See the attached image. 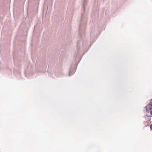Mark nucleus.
<instances>
[{"instance_id":"f257e3e1","label":"nucleus","mask_w":152,"mask_h":152,"mask_svg":"<svg viewBox=\"0 0 152 152\" xmlns=\"http://www.w3.org/2000/svg\"><path fill=\"white\" fill-rule=\"evenodd\" d=\"M145 108L148 112H149V111L152 109V100L150 101V103L145 107Z\"/></svg>"},{"instance_id":"f03ea898","label":"nucleus","mask_w":152,"mask_h":152,"mask_svg":"<svg viewBox=\"0 0 152 152\" xmlns=\"http://www.w3.org/2000/svg\"><path fill=\"white\" fill-rule=\"evenodd\" d=\"M87 3V0H83L82 5L83 9L84 10H85V6Z\"/></svg>"},{"instance_id":"7ed1b4c3","label":"nucleus","mask_w":152,"mask_h":152,"mask_svg":"<svg viewBox=\"0 0 152 152\" xmlns=\"http://www.w3.org/2000/svg\"><path fill=\"white\" fill-rule=\"evenodd\" d=\"M75 71L74 70L72 71V68H71L69 71V75L71 76L75 72Z\"/></svg>"},{"instance_id":"20e7f679","label":"nucleus","mask_w":152,"mask_h":152,"mask_svg":"<svg viewBox=\"0 0 152 152\" xmlns=\"http://www.w3.org/2000/svg\"><path fill=\"white\" fill-rule=\"evenodd\" d=\"M150 128L151 130H152V124L150 126Z\"/></svg>"},{"instance_id":"39448f33","label":"nucleus","mask_w":152,"mask_h":152,"mask_svg":"<svg viewBox=\"0 0 152 152\" xmlns=\"http://www.w3.org/2000/svg\"><path fill=\"white\" fill-rule=\"evenodd\" d=\"M150 114L151 115H152V110H151L150 111Z\"/></svg>"}]
</instances>
